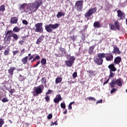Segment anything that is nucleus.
<instances>
[{
	"label": "nucleus",
	"instance_id": "obj_1",
	"mask_svg": "<svg viewBox=\"0 0 127 127\" xmlns=\"http://www.w3.org/2000/svg\"><path fill=\"white\" fill-rule=\"evenodd\" d=\"M45 0H36L32 4H31L30 6V10H37L38 9V7L45 2Z\"/></svg>",
	"mask_w": 127,
	"mask_h": 127
},
{
	"label": "nucleus",
	"instance_id": "obj_2",
	"mask_svg": "<svg viewBox=\"0 0 127 127\" xmlns=\"http://www.w3.org/2000/svg\"><path fill=\"white\" fill-rule=\"evenodd\" d=\"M44 88V86H43V85L42 84L38 87H35L34 88V91H33V96H34V97H36V96H38L39 94H41V93H42L43 91Z\"/></svg>",
	"mask_w": 127,
	"mask_h": 127
},
{
	"label": "nucleus",
	"instance_id": "obj_3",
	"mask_svg": "<svg viewBox=\"0 0 127 127\" xmlns=\"http://www.w3.org/2000/svg\"><path fill=\"white\" fill-rule=\"evenodd\" d=\"M103 58H105L104 53L99 54L98 55V58H94V62H95L97 65H102L104 61Z\"/></svg>",
	"mask_w": 127,
	"mask_h": 127
},
{
	"label": "nucleus",
	"instance_id": "obj_4",
	"mask_svg": "<svg viewBox=\"0 0 127 127\" xmlns=\"http://www.w3.org/2000/svg\"><path fill=\"white\" fill-rule=\"evenodd\" d=\"M59 26V24L57 23L55 24H50L45 26V29L47 32H49L50 33L53 31V29H56V28H57V27Z\"/></svg>",
	"mask_w": 127,
	"mask_h": 127
},
{
	"label": "nucleus",
	"instance_id": "obj_5",
	"mask_svg": "<svg viewBox=\"0 0 127 127\" xmlns=\"http://www.w3.org/2000/svg\"><path fill=\"white\" fill-rule=\"evenodd\" d=\"M84 1L83 0H78L75 2V7L78 11H82L83 10V4Z\"/></svg>",
	"mask_w": 127,
	"mask_h": 127
},
{
	"label": "nucleus",
	"instance_id": "obj_6",
	"mask_svg": "<svg viewBox=\"0 0 127 127\" xmlns=\"http://www.w3.org/2000/svg\"><path fill=\"white\" fill-rule=\"evenodd\" d=\"M43 24L42 23H38L35 24V26L36 29L35 30V32H43V28L42 27Z\"/></svg>",
	"mask_w": 127,
	"mask_h": 127
},
{
	"label": "nucleus",
	"instance_id": "obj_7",
	"mask_svg": "<svg viewBox=\"0 0 127 127\" xmlns=\"http://www.w3.org/2000/svg\"><path fill=\"white\" fill-rule=\"evenodd\" d=\"M75 57L74 56H71L68 61H65V64L67 67H72L74 61H75Z\"/></svg>",
	"mask_w": 127,
	"mask_h": 127
},
{
	"label": "nucleus",
	"instance_id": "obj_8",
	"mask_svg": "<svg viewBox=\"0 0 127 127\" xmlns=\"http://www.w3.org/2000/svg\"><path fill=\"white\" fill-rule=\"evenodd\" d=\"M97 11V8L95 7L94 8L89 9V10L85 14V17H90L93 13H96Z\"/></svg>",
	"mask_w": 127,
	"mask_h": 127
},
{
	"label": "nucleus",
	"instance_id": "obj_9",
	"mask_svg": "<svg viewBox=\"0 0 127 127\" xmlns=\"http://www.w3.org/2000/svg\"><path fill=\"white\" fill-rule=\"evenodd\" d=\"M104 55V58H106V60L107 61H113V59L114 58V56L111 54H105Z\"/></svg>",
	"mask_w": 127,
	"mask_h": 127
},
{
	"label": "nucleus",
	"instance_id": "obj_10",
	"mask_svg": "<svg viewBox=\"0 0 127 127\" xmlns=\"http://www.w3.org/2000/svg\"><path fill=\"white\" fill-rule=\"evenodd\" d=\"M5 36L6 37H5L4 39V41L7 44H9L10 43V38L11 37V35L6 34Z\"/></svg>",
	"mask_w": 127,
	"mask_h": 127
},
{
	"label": "nucleus",
	"instance_id": "obj_11",
	"mask_svg": "<svg viewBox=\"0 0 127 127\" xmlns=\"http://www.w3.org/2000/svg\"><path fill=\"white\" fill-rule=\"evenodd\" d=\"M118 16L120 17V19H124L125 18V13L123 12L121 10H118L117 11Z\"/></svg>",
	"mask_w": 127,
	"mask_h": 127
},
{
	"label": "nucleus",
	"instance_id": "obj_12",
	"mask_svg": "<svg viewBox=\"0 0 127 127\" xmlns=\"http://www.w3.org/2000/svg\"><path fill=\"white\" fill-rule=\"evenodd\" d=\"M108 68L110 69V71L115 72L117 71V68L115 67V65L113 64H111L108 66Z\"/></svg>",
	"mask_w": 127,
	"mask_h": 127
},
{
	"label": "nucleus",
	"instance_id": "obj_13",
	"mask_svg": "<svg viewBox=\"0 0 127 127\" xmlns=\"http://www.w3.org/2000/svg\"><path fill=\"white\" fill-rule=\"evenodd\" d=\"M121 61H122V58L120 57H117L114 60V63H115V64H120Z\"/></svg>",
	"mask_w": 127,
	"mask_h": 127
},
{
	"label": "nucleus",
	"instance_id": "obj_14",
	"mask_svg": "<svg viewBox=\"0 0 127 127\" xmlns=\"http://www.w3.org/2000/svg\"><path fill=\"white\" fill-rule=\"evenodd\" d=\"M43 38H44V36H43V35L40 36L39 38L37 40V44H40V43H41V42L43 41Z\"/></svg>",
	"mask_w": 127,
	"mask_h": 127
},
{
	"label": "nucleus",
	"instance_id": "obj_15",
	"mask_svg": "<svg viewBox=\"0 0 127 127\" xmlns=\"http://www.w3.org/2000/svg\"><path fill=\"white\" fill-rule=\"evenodd\" d=\"M10 22L11 24L17 23V18H16V17H12L10 19Z\"/></svg>",
	"mask_w": 127,
	"mask_h": 127
},
{
	"label": "nucleus",
	"instance_id": "obj_16",
	"mask_svg": "<svg viewBox=\"0 0 127 127\" xmlns=\"http://www.w3.org/2000/svg\"><path fill=\"white\" fill-rule=\"evenodd\" d=\"M113 53H115V54H120L121 52L120 51V49L118 48L117 47H114V51H113Z\"/></svg>",
	"mask_w": 127,
	"mask_h": 127
},
{
	"label": "nucleus",
	"instance_id": "obj_17",
	"mask_svg": "<svg viewBox=\"0 0 127 127\" xmlns=\"http://www.w3.org/2000/svg\"><path fill=\"white\" fill-rule=\"evenodd\" d=\"M93 26L97 28H100V27H101V24L99 21H96L94 23Z\"/></svg>",
	"mask_w": 127,
	"mask_h": 127
},
{
	"label": "nucleus",
	"instance_id": "obj_18",
	"mask_svg": "<svg viewBox=\"0 0 127 127\" xmlns=\"http://www.w3.org/2000/svg\"><path fill=\"white\" fill-rule=\"evenodd\" d=\"M15 70V67H10L9 69L8 70V72L10 75H13V71Z\"/></svg>",
	"mask_w": 127,
	"mask_h": 127
},
{
	"label": "nucleus",
	"instance_id": "obj_19",
	"mask_svg": "<svg viewBox=\"0 0 127 127\" xmlns=\"http://www.w3.org/2000/svg\"><path fill=\"white\" fill-rule=\"evenodd\" d=\"M116 80L113 79L110 83V87L111 88H114V87H116Z\"/></svg>",
	"mask_w": 127,
	"mask_h": 127
},
{
	"label": "nucleus",
	"instance_id": "obj_20",
	"mask_svg": "<svg viewBox=\"0 0 127 127\" xmlns=\"http://www.w3.org/2000/svg\"><path fill=\"white\" fill-rule=\"evenodd\" d=\"M64 15H65V13L62 12H59L57 14V18H60L62 16H64Z\"/></svg>",
	"mask_w": 127,
	"mask_h": 127
},
{
	"label": "nucleus",
	"instance_id": "obj_21",
	"mask_svg": "<svg viewBox=\"0 0 127 127\" xmlns=\"http://www.w3.org/2000/svg\"><path fill=\"white\" fill-rule=\"evenodd\" d=\"M115 82L116 83L117 86H123V83H122V80L121 79H117L116 81H115Z\"/></svg>",
	"mask_w": 127,
	"mask_h": 127
},
{
	"label": "nucleus",
	"instance_id": "obj_22",
	"mask_svg": "<svg viewBox=\"0 0 127 127\" xmlns=\"http://www.w3.org/2000/svg\"><path fill=\"white\" fill-rule=\"evenodd\" d=\"M10 35H11V37H13V38L15 40H17L18 39V36L16 34L11 33L10 34Z\"/></svg>",
	"mask_w": 127,
	"mask_h": 127
},
{
	"label": "nucleus",
	"instance_id": "obj_23",
	"mask_svg": "<svg viewBox=\"0 0 127 127\" xmlns=\"http://www.w3.org/2000/svg\"><path fill=\"white\" fill-rule=\"evenodd\" d=\"M114 25L116 29H118V30H120V24H119V22L118 21L115 22Z\"/></svg>",
	"mask_w": 127,
	"mask_h": 127
},
{
	"label": "nucleus",
	"instance_id": "obj_24",
	"mask_svg": "<svg viewBox=\"0 0 127 127\" xmlns=\"http://www.w3.org/2000/svg\"><path fill=\"white\" fill-rule=\"evenodd\" d=\"M28 59V57H26L24 58H23L21 60L22 62L23 63V64H26L27 63V60Z\"/></svg>",
	"mask_w": 127,
	"mask_h": 127
},
{
	"label": "nucleus",
	"instance_id": "obj_25",
	"mask_svg": "<svg viewBox=\"0 0 127 127\" xmlns=\"http://www.w3.org/2000/svg\"><path fill=\"white\" fill-rule=\"evenodd\" d=\"M62 81V78L61 77H58L56 79V84L61 83Z\"/></svg>",
	"mask_w": 127,
	"mask_h": 127
},
{
	"label": "nucleus",
	"instance_id": "obj_26",
	"mask_svg": "<svg viewBox=\"0 0 127 127\" xmlns=\"http://www.w3.org/2000/svg\"><path fill=\"white\" fill-rule=\"evenodd\" d=\"M94 48H95V47H94V46H91L90 47L89 51H88L89 54H90L91 55V54H92V53H93V51Z\"/></svg>",
	"mask_w": 127,
	"mask_h": 127
},
{
	"label": "nucleus",
	"instance_id": "obj_27",
	"mask_svg": "<svg viewBox=\"0 0 127 127\" xmlns=\"http://www.w3.org/2000/svg\"><path fill=\"white\" fill-rule=\"evenodd\" d=\"M41 82L43 85H46V78L45 77H43L41 80Z\"/></svg>",
	"mask_w": 127,
	"mask_h": 127
},
{
	"label": "nucleus",
	"instance_id": "obj_28",
	"mask_svg": "<svg viewBox=\"0 0 127 127\" xmlns=\"http://www.w3.org/2000/svg\"><path fill=\"white\" fill-rule=\"evenodd\" d=\"M13 31H14V32H18L19 31V30H20V28H19L17 26H15L13 29Z\"/></svg>",
	"mask_w": 127,
	"mask_h": 127
},
{
	"label": "nucleus",
	"instance_id": "obj_29",
	"mask_svg": "<svg viewBox=\"0 0 127 127\" xmlns=\"http://www.w3.org/2000/svg\"><path fill=\"white\" fill-rule=\"evenodd\" d=\"M39 59H40V57L39 56H36L31 61V62H34V61H36V60H39Z\"/></svg>",
	"mask_w": 127,
	"mask_h": 127
},
{
	"label": "nucleus",
	"instance_id": "obj_30",
	"mask_svg": "<svg viewBox=\"0 0 127 127\" xmlns=\"http://www.w3.org/2000/svg\"><path fill=\"white\" fill-rule=\"evenodd\" d=\"M26 5H27V3H24L23 4L20 5L19 8L20 9H23V8H24V7H25Z\"/></svg>",
	"mask_w": 127,
	"mask_h": 127
},
{
	"label": "nucleus",
	"instance_id": "obj_31",
	"mask_svg": "<svg viewBox=\"0 0 127 127\" xmlns=\"http://www.w3.org/2000/svg\"><path fill=\"white\" fill-rule=\"evenodd\" d=\"M41 63L42 65H45V64H46V59H42L41 61Z\"/></svg>",
	"mask_w": 127,
	"mask_h": 127
},
{
	"label": "nucleus",
	"instance_id": "obj_32",
	"mask_svg": "<svg viewBox=\"0 0 127 127\" xmlns=\"http://www.w3.org/2000/svg\"><path fill=\"white\" fill-rule=\"evenodd\" d=\"M5 10V6L2 5L0 6V11H4Z\"/></svg>",
	"mask_w": 127,
	"mask_h": 127
},
{
	"label": "nucleus",
	"instance_id": "obj_33",
	"mask_svg": "<svg viewBox=\"0 0 127 127\" xmlns=\"http://www.w3.org/2000/svg\"><path fill=\"white\" fill-rule=\"evenodd\" d=\"M8 53H9V49H7L4 52V55H8Z\"/></svg>",
	"mask_w": 127,
	"mask_h": 127
},
{
	"label": "nucleus",
	"instance_id": "obj_34",
	"mask_svg": "<svg viewBox=\"0 0 127 127\" xmlns=\"http://www.w3.org/2000/svg\"><path fill=\"white\" fill-rule=\"evenodd\" d=\"M3 124H4V121L3 119L1 118L0 119V127H2V125H3Z\"/></svg>",
	"mask_w": 127,
	"mask_h": 127
},
{
	"label": "nucleus",
	"instance_id": "obj_35",
	"mask_svg": "<svg viewBox=\"0 0 127 127\" xmlns=\"http://www.w3.org/2000/svg\"><path fill=\"white\" fill-rule=\"evenodd\" d=\"M61 107L62 109H65L66 108V105L64 103H62L61 104Z\"/></svg>",
	"mask_w": 127,
	"mask_h": 127
},
{
	"label": "nucleus",
	"instance_id": "obj_36",
	"mask_svg": "<svg viewBox=\"0 0 127 127\" xmlns=\"http://www.w3.org/2000/svg\"><path fill=\"white\" fill-rule=\"evenodd\" d=\"M56 98L58 99V100H59L60 101L62 100V98H61V95L60 94L57 95Z\"/></svg>",
	"mask_w": 127,
	"mask_h": 127
},
{
	"label": "nucleus",
	"instance_id": "obj_37",
	"mask_svg": "<svg viewBox=\"0 0 127 127\" xmlns=\"http://www.w3.org/2000/svg\"><path fill=\"white\" fill-rule=\"evenodd\" d=\"M1 101L2 103H6V102H8V99H7V98H3Z\"/></svg>",
	"mask_w": 127,
	"mask_h": 127
},
{
	"label": "nucleus",
	"instance_id": "obj_38",
	"mask_svg": "<svg viewBox=\"0 0 127 127\" xmlns=\"http://www.w3.org/2000/svg\"><path fill=\"white\" fill-rule=\"evenodd\" d=\"M117 91H118V89H117L116 88H113L111 90V94H113V93H115V92H117Z\"/></svg>",
	"mask_w": 127,
	"mask_h": 127
},
{
	"label": "nucleus",
	"instance_id": "obj_39",
	"mask_svg": "<svg viewBox=\"0 0 127 127\" xmlns=\"http://www.w3.org/2000/svg\"><path fill=\"white\" fill-rule=\"evenodd\" d=\"M22 23L23 24H25V25H27V24H28V22L26 20H23Z\"/></svg>",
	"mask_w": 127,
	"mask_h": 127
},
{
	"label": "nucleus",
	"instance_id": "obj_40",
	"mask_svg": "<svg viewBox=\"0 0 127 127\" xmlns=\"http://www.w3.org/2000/svg\"><path fill=\"white\" fill-rule=\"evenodd\" d=\"M60 50L62 51V52H63L64 54L66 53V50H65V49L63 48H60Z\"/></svg>",
	"mask_w": 127,
	"mask_h": 127
},
{
	"label": "nucleus",
	"instance_id": "obj_41",
	"mask_svg": "<svg viewBox=\"0 0 127 127\" xmlns=\"http://www.w3.org/2000/svg\"><path fill=\"white\" fill-rule=\"evenodd\" d=\"M87 72L89 73L90 74V76H93V74L94 73V71L92 70H87Z\"/></svg>",
	"mask_w": 127,
	"mask_h": 127
},
{
	"label": "nucleus",
	"instance_id": "obj_42",
	"mask_svg": "<svg viewBox=\"0 0 127 127\" xmlns=\"http://www.w3.org/2000/svg\"><path fill=\"white\" fill-rule=\"evenodd\" d=\"M54 101L55 103H56V104H58V103H59V102H60V100L57 99L56 98L54 99Z\"/></svg>",
	"mask_w": 127,
	"mask_h": 127
},
{
	"label": "nucleus",
	"instance_id": "obj_43",
	"mask_svg": "<svg viewBox=\"0 0 127 127\" xmlns=\"http://www.w3.org/2000/svg\"><path fill=\"white\" fill-rule=\"evenodd\" d=\"M39 64H40V61H38L37 62V64L33 66V67L35 68V67H37V66H38V65H39Z\"/></svg>",
	"mask_w": 127,
	"mask_h": 127
},
{
	"label": "nucleus",
	"instance_id": "obj_44",
	"mask_svg": "<svg viewBox=\"0 0 127 127\" xmlns=\"http://www.w3.org/2000/svg\"><path fill=\"white\" fill-rule=\"evenodd\" d=\"M114 77V72L110 71V74L109 75V78H113Z\"/></svg>",
	"mask_w": 127,
	"mask_h": 127
},
{
	"label": "nucleus",
	"instance_id": "obj_45",
	"mask_svg": "<svg viewBox=\"0 0 127 127\" xmlns=\"http://www.w3.org/2000/svg\"><path fill=\"white\" fill-rule=\"evenodd\" d=\"M110 28L111 30H116V28L115 27V26L114 25H111Z\"/></svg>",
	"mask_w": 127,
	"mask_h": 127
},
{
	"label": "nucleus",
	"instance_id": "obj_46",
	"mask_svg": "<svg viewBox=\"0 0 127 127\" xmlns=\"http://www.w3.org/2000/svg\"><path fill=\"white\" fill-rule=\"evenodd\" d=\"M88 100H92V101H96V99L94 97H89L88 98Z\"/></svg>",
	"mask_w": 127,
	"mask_h": 127
},
{
	"label": "nucleus",
	"instance_id": "obj_47",
	"mask_svg": "<svg viewBox=\"0 0 127 127\" xmlns=\"http://www.w3.org/2000/svg\"><path fill=\"white\" fill-rule=\"evenodd\" d=\"M48 120H51V119H52V114H49L48 116Z\"/></svg>",
	"mask_w": 127,
	"mask_h": 127
},
{
	"label": "nucleus",
	"instance_id": "obj_48",
	"mask_svg": "<svg viewBox=\"0 0 127 127\" xmlns=\"http://www.w3.org/2000/svg\"><path fill=\"white\" fill-rule=\"evenodd\" d=\"M73 78H76L77 77V72H75L72 74Z\"/></svg>",
	"mask_w": 127,
	"mask_h": 127
},
{
	"label": "nucleus",
	"instance_id": "obj_49",
	"mask_svg": "<svg viewBox=\"0 0 127 127\" xmlns=\"http://www.w3.org/2000/svg\"><path fill=\"white\" fill-rule=\"evenodd\" d=\"M18 53V51H13V55L14 56L15 55H16Z\"/></svg>",
	"mask_w": 127,
	"mask_h": 127
},
{
	"label": "nucleus",
	"instance_id": "obj_50",
	"mask_svg": "<svg viewBox=\"0 0 127 127\" xmlns=\"http://www.w3.org/2000/svg\"><path fill=\"white\" fill-rule=\"evenodd\" d=\"M19 79L20 81H22V80H23V76H22V75L20 74Z\"/></svg>",
	"mask_w": 127,
	"mask_h": 127
},
{
	"label": "nucleus",
	"instance_id": "obj_51",
	"mask_svg": "<svg viewBox=\"0 0 127 127\" xmlns=\"http://www.w3.org/2000/svg\"><path fill=\"white\" fill-rule=\"evenodd\" d=\"M11 33H12V31L10 30V31H8L6 33V34L10 35L11 34Z\"/></svg>",
	"mask_w": 127,
	"mask_h": 127
},
{
	"label": "nucleus",
	"instance_id": "obj_52",
	"mask_svg": "<svg viewBox=\"0 0 127 127\" xmlns=\"http://www.w3.org/2000/svg\"><path fill=\"white\" fill-rule=\"evenodd\" d=\"M34 56H35V55H33L32 56H30L29 58V60H32V59H33Z\"/></svg>",
	"mask_w": 127,
	"mask_h": 127
},
{
	"label": "nucleus",
	"instance_id": "obj_53",
	"mask_svg": "<svg viewBox=\"0 0 127 127\" xmlns=\"http://www.w3.org/2000/svg\"><path fill=\"white\" fill-rule=\"evenodd\" d=\"M103 102V100L102 99H100L99 100H98L97 102H96V104H100L101 103H102Z\"/></svg>",
	"mask_w": 127,
	"mask_h": 127
},
{
	"label": "nucleus",
	"instance_id": "obj_54",
	"mask_svg": "<svg viewBox=\"0 0 127 127\" xmlns=\"http://www.w3.org/2000/svg\"><path fill=\"white\" fill-rule=\"evenodd\" d=\"M9 93H10V94H13V93H14V89H11L9 90Z\"/></svg>",
	"mask_w": 127,
	"mask_h": 127
},
{
	"label": "nucleus",
	"instance_id": "obj_55",
	"mask_svg": "<svg viewBox=\"0 0 127 127\" xmlns=\"http://www.w3.org/2000/svg\"><path fill=\"white\" fill-rule=\"evenodd\" d=\"M54 125H55V126H57L58 125V124L57 123V121L55 122V123H53V124H51V126H54Z\"/></svg>",
	"mask_w": 127,
	"mask_h": 127
},
{
	"label": "nucleus",
	"instance_id": "obj_56",
	"mask_svg": "<svg viewBox=\"0 0 127 127\" xmlns=\"http://www.w3.org/2000/svg\"><path fill=\"white\" fill-rule=\"evenodd\" d=\"M109 81H110V78H108V79L107 80V81H106L105 82H104L103 83V85H106V84H107V83L109 82Z\"/></svg>",
	"mask_w": 127,
	"mask_h": 127
},
{
	"label": "nucleus",
	"instance_id": "obj_57",
	"mask_svg": "<svg viewBox=\"0 0 127 127\" xmlns=\"http://www.w3.org/2000/svg\"><path fill=\"white\" fill-rule=\"evenodd\" d=\"M45 100H46V102H48L49 101V97H48V96L46 97Z\"/></svg>",
	"mask_w": 127,
	"mask_h": 127
},
{
	"label": "nucleus",
	"instance_id": "obj_58",
	"mask_svg": "<svg viewBox=\"0 0 127 127\" xmlns=\"http://www.w3.org/2000/svg\"><path fill=\"white\" fill-rule=\"evenodd\" d=\"M68 109H69L70 110H72V105L71 104H69L68 105Z\"/></svg>",
	"mask_w": 127,
	"mask_h": 127
},
{
	"label": "nucleus",
	"instance_id": "obj_59",
	"mask_svg": "<svg viewBox=\"0 0 127 127\" xmlns=\"http://www.w3.org/2000/svg\"><path fill=\"white\" fill-rule=\"evenodd\" d=\"M23 42H24V41H20L19 42V44H20L21 45H22V44H23Z\"/></svg>",
	"mask_w": 127,
	"mask_h": 127
},
{
	"label": "nucleus",
	"instance_id": "obj_60",
	"mask_svg": "<svg viewBox=\"0 0 127 127\" xmlns=\"http://www.w3.org/2000/svg\"><path fill=\"white\" fill-rule=\"evenodd\" d=\"M3 49V46H0V51Z\"/></svg>",
	"mask_w": 127,
	"mask_h": 127
},
{
	"label": "nucleus",
	"instance_id": "obj_61",
	"mask_svg": "<svg viewBox=\"0 0 127 127\" xmlns=\"http://www.w3.org/2000/svg\"><path fill=\"white\" fill-rule=\"evenodd\" d=\"M24 49H23L22 50H21V53H24Z\"/></svg>",
	"mask_w": 127,
	"mask_h": 127
},
{
	"label": "nucleus",
	"instance_id": "obj_62",
	"mask_svg": "<svg viewBox=\"0 0 127 127\" xmlns=\"http://www.w3.org/2000/svg\"><path fill=\"white\" fill-rule=\"evenodd\" d=\"M64 114H67V110H65L64 112Z\"/></svg>",
	"mask_w": 127,
	"mask_h": 127
},
{
	"label": "nucleus",
	"instance_id": "obj_63",
	"mask_svg": "<svg viewBox=\"0 0 127 127\" xmlns=\"http://www.w3.org/2000/svg\"><path fill=\"white\" fill-rule=\"evenodd\" d=\"M74 103H75V102H70V103H69V104H70V105H73V104H74Z\"/></svg>",
	"mask_w": 127,
	"mask_h": 127
},
{
	"label": "nucleus",
	"instance_id": "obj_64",
	"mask_svg": "<svg viewBox=\"0 0 127 127\" xmlns=\"http://www.w3.org/2000/svg\"><path fill=\"white\" fill-rule=\"evenodd\" d=\"M48 93H51V90H48Z\"/></svg>",
	"mask_w": 127,
	"mask_h": 127
}]
</instances>
